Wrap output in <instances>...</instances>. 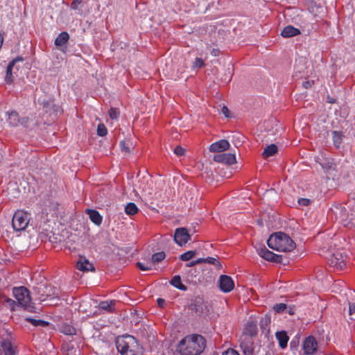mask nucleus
<instances>
[{
	"label": "nucleus",
	"instance_id": "nucleus-1",
	"mask_svg": "<svg viewBox=\"0 0 355 355\" xmlns=\"http://www.w3.org/2000/svg\"><path fill=\"white\" fill-rule=\"evenodd\" d=\"M332 214L345 227L355 228V198L345 204H337L331 209Z\"/></svg>",
	"mask_w": 355,
	"mask_h": 355
},
{
	"label": "nucleus",
	"instance_id": "nucleus-2",
	"mask_svg": "<svg viewBox=\"0 0 355 355\" xmlns=\"http://www.w3.org/2000/svg\"><path fill=\"white\" fill-rule=\"evenodd\" d=\"M267 243L270 248L280 252H291L295 248V242L283 232L272 234Z\"/></svg>",
	"mask_w": 355,
	"mask_h": 355
},
{
	"label": "nucleus",
	"instance_id": "nucleus-3",
	"mask_svg": "<svg viewBox=\"0 0 355 355\" xmlns=\"http://www.w3.org/2000/svg\"><path fill=\"white\" fill-rule=\"evenodd\" d=\"M116 345L121 355H141V347L132 336L127 335L117 338Z\"/></svg>",
	"mask_w": 355,
	"mask_h": 355
},
{
	"label": "nucleus",
	"instance_id": "nucleus-4",
	"mask_svg": "<svg viewBox=\"0 0 355 355\" xmlns=\"http://www.w3.org/2000/svg\"><path fill=\"white\" fill-rule=\"evenodd\" d=\"M198 337L199 335L196 334L185 336L178 345V352L182 355H198L200 354Z\"/></svg>",
	"mask_w": 355,
	"mask_h": 355
},
{
	"label": "nucleus",
	"instance_id": "nucleus-5",
	"mask_svg": "<svg viewBox=\"0 0 355 355\" xmlns=\"http://www.w3.org/2000/svg\"><path fill=\"white\" fill-rule=\"evenodd\" d=\"M30 220V214L24 210H17L15 212L12 220V225L15 231L21 232L24 230Z\"/></svg>",
	"mask_w": 355,
	"mask_h": 355
},
{
	"label": "nucleus",
	"instance_id": "nucleus-6",
	"mask_svg": "<svg viewBox=\"0 0 355 355\" xmlns=\"http://www.w3.org/2000/svg\"><path fill=\"white\" fill-rule=\"evenodd\" d=\"M12 293L21 306L24 307L30 306L31 297L28 289L24 286L15 287L12 290Z\"/></svg>",
	"mask_w": 355,
	"mask_h": 355
},
{
	"label": "nucleus",
	"instance_id": "nucleus-7",
	"mask_svg": "<svg viewBox=\"0 0 355 355\" xmlns=\"http://www.w3.org/2000/svg\"><path fill=\"white\" fill-rule=\"evenodd\" d=\"M40 295L39 299L43 302L47 300H52L59 297V290L51 285H44L38 288Z\"/></svg>",
	"mask_w": 355,
	"mask_h": 355
},
{
	"label": "nucleus",
	"instance_id": "nucleus-8",
	"mask_svg": "<svg viewBox=\"0 0 355 355\" xmlns=\"http://www.w3.org/2000/svg\"><path fill=\"white\" fill-rule=\"evenodd\" d=\"M347 256L338 250L331 255L329 259V264L331 267L337 270H343L346 266Z\"/></svg>",
	"mask_w": 355,
	"mask_h": 355
},
{
	"label": "nucleus",
	"instance_id": "nucleus-9",
	"mask_svg": "<svg viewBox=\"0 0 355 355\" xmlns=\"http://www.w3.org/2000/svg\"><path fill=\"white\" fill-rule=\"evenodd\" d=\"M240 347L244 355H255L252 338L248 335H242L240 338Z\"/></svg>",
	"mask_w": 355,
	"mask_h": 355
},
{
	"label": "nucleus",
	"instance_id": "nucleus-10",
	"mask_svg": "<svg viewBox=\"0 0 355 355\" xmlns=\"http://www.w3.org/2000/svg\"><path fill=\"white\" fill-rule=\"evenodd\" d=\"M257 251L260 257L267 261L275 263H279L282 261V256L274 254L268 250L265 246L257 248Z\"/></svg>",
	"mask_w": 355,
	"mask_h": 355
},
{
	"label": "nucleus",
	"instance_id": "nucleus-11",
	"mask_svg": "<svg viewBox=\"0 0 355 355\" xmlns=\"http://www.w3.org/2000/svg\"><path fill=\"white\" fill-rule=\"evenodd\" d=\"M190 236L187 229L184 227L177 228L174 234V241L180 246L185 245L189 240Z\"/></svg>",
	"mask_w": 355,
	"mask_h": 355
},
{
	"label": "nucleus",
	"instance_id": "nucleus-12",
	"mask_svg": "<svg viewBox=\"0 0 355 355\" xmlns=\"http://www.w3.org/2000/svg\"><path fill=\"white\" fill-rule=\"evenodd\" d=\"M16 346L13 345L8 339L2 340L0 343V355H16Z\"/></svg>",
	"mask_w": 355,
	"mask_h": 355
},
{
	"label": "nucleus",
	"instance_id": "nucleus-13",
	"mask_svg": "<svg viewBox=\"0 0 355 355\" xmlns=\"http://www.w3.org/2000/svg\"><path fill=\"white\" fill-rule=\"evenodd\" d=\"M317 347L318 343L315 338L312 336L307 337L303 343V349L306 355L313 354L315 352Z\"/></svg>",
	"mask_w": 355,
	"mask_h": 355
},
{
	"label": "nucleus",
	"instance_id": "nucleus-14",
	"mask_svg": "<svg viewBox=\"0 0 355 355\" xmlns=\"http://www.w3.org/2000/svg\"><path fill=\"white\" fill-rule=\"evenodd\" d=\"M214 160L218 163L232 165L236 162V156L233 153H220L214 155Z\"/></svg>",
	"mask_w": 355,
	"mask_h": 355
},
{
	"label": "nucleus",
	"instance_id": "nucleus-15",
	"mask_svg": "<svg viewBox=\"0 0 355 355\" xmlns=\"http://www.w3.org/2000/svg\"><path fill=\"white\" fill-rule=\"evenodd\" d=\"M219 287L225 293L230 292L234 287L232 279L227 275H221L219 279Z\"/></svg>",
	"mask_w": 355,
	"mask_h": 355
},
{
	"label": "nucleus",
	"instance_id": "nucleus-16",
	"mask_svg": "<svg viewBox=\"0 0 355 355\" xmlns=\"http://www.w3.org/2000/svg\"><path fill=\"white\" fill-rule=\"evenodd\" d=\"M23 61H24V58L22 57L17 56V58H15V59H13L12 61H10L9 62V64L7 67V69H6V75L5 77V81L6 83L10 84L12 83V81H13L12 73V69L17 62H23Z\"/></svg>",
	"mask_w": 355,
	"mask_h": 355
},
{
	"label": "nucleus",
	"instance_id": "nucleus-17",
	"mask_svg": "<svg viewBox=\"0 0 355 355\" xmlns=\"http://www.w3.org/2000/svg\"><path fill=\"white\" fill-rule=\"evenodd\" d=\"M78 270L83 272L94 271V267L85 257L80 256L76 263Z\"/></svg>",
	"mask_w": 355,
	"mask_h": 355
},
{
	"label": "nucleus",
	"instance_id": "nucleus-18",
	"mask_svg": "<svg viewBox=\"0 0 355 355\" xmlns=\"http://www.w3.org/2000/svg\"><path fill=\"white\" fill-rule=\"evenodd\" d=\"M230 147V144L227 140L221 139L217 142L212 144L209 150L211 152H223L226 150H228Z\"/></svg>",
	"mask_w": 355,
	"mask_h": 355
},
{
	"label": "nucleus",
	"instance_id": "nucleus-19",
	"mask_svg": "<svg viewBox=\"0 0 355 355\" xmlns=\"http://www.w3.org/2000/svg\"><path fill=\"white\" fill-rule=\"evenodd\" d=\"M205 264H209L212 266L215 269H220L222 268V265L218 260V257H201V270L204 271V266Z\"/></svg>",
	"mask_w": 355,
	"mask_h": 355
},
{
	"label": "nucleus",
	"instance_id": "nucleus-20",
	"mask_svg": "<svg viewBox=\"0 0 355 355\" xmlns=\"http://www.w3.org/2000/svg\"><path fill=\"white\" fill-rule=\"evenodd\" d=\"M86 213L89 215V219L95 225L99 226L103 221V217L99 212L95 209H87Z\"/></svg>",
	"mask_w": 355,
	"mask_h": 355
},
{
	"label": "nucleus",
	"instance_id": "nucleus-21",
	"mask_svg": "<svg viewBox=\"0 0 355 355\" xmlns=\"http://www.w3.org/2000/svg\"><path fill=\"white\" fill-rule=\"evenodd\" d=\"M300 34V31L292 26H286L282 31L281 35L284 37H291Z\"/></svg>",
	"mask_w": 355,
	"mask_h": 355
},
{
	"label": "nucleus",
	"instance_id": "nucleus-22",
	"mask_svg": "<svg viewBox=\"0 0 355 355\" xmlns=\"http://www.w3.org/2000/svg\"><path fill=\"white\" fill-rule=\"evenodd\" d=\"M257 333V324L253 321L248 322L244 329V332L243 335H248L252 338L253 336L256 335Z\"/></svg>",
	"mask_w": 355,
	"mask_h": 355
},
{
	"label": "nucleus",
	"instance_id": "nucleus-23",
	"mask_svg": "<svg viewBox=\"0 0 355 355\" xmlns=\"http://www.w3.org/2000/svg\"><path fill=\"white\" fill-rule=\"evenodd\" d=\"M278 151V148L275 144H270L269 146H267L265 148L263 152L262 153V157L264 159H267L270 156H273L275 155Z\"/></svg>",
	"mask_w": 355,
	"mask_h": 355
},
{
	"label": "nucleus",
	"instance_id": "nucleus-24",
	"mask_svg": "<svg viewBox=\"0 0 355 355\" xmlns=\"http://www.w3.org/2000/svg\"><path fill=\"white\" fill-rule=\"evenodd\" d=\"M277 339L281 348L286 347L288 341V336L285 331H277L276 333Z\"/></svg>",
	"mask_w": 355,
	"mask_h": 355
},
{
	"label": "nucleus",
	"instance_id": "nucleus-25",
	"mask_svg": "<svg viewBox=\"0 0 355 355\" xmlns=\"http://www.w3.org/2000/svg\"><path fill=\"white\" fill-rule=\"evenodd\" d=\"M69 39V35L67 32L60 33L55 40V44L60 46L66 44Z\"/></svg>",
	"mask_w": 355,
	"mask_h": 355
},
{
	"label": "nucleus",
	"instance_id": "nucleus-26",
	"mask_svg": "<svg viewBox=\"0 0 355 355\" xmlns=\"http://www.w3.org/2000/svg\"><path fill=\"white\" fill-rule=\"evenodd\" d=\"M8 122L10 125L12 126H17L19 124V117L17 112L13 111L8 113Z\"/></svg>",
	"mask_w": 355,
	"mask_h": 355
},
{
	"label": "nucleus",
	"instance_id": "nucleus-27",
	"mask_svg": "<svg viewBox=\"0 0 355 355\" xmlns=\"http://www.w3.org/2000/svg\"><path fill=\"white\" fill-rule=\"evenodd\" d=\"M171 284L181 291L187 290L186 286L182 283L180 276L179 275H175L172 278Z\"/></svg>",
	"mask_w": 355,
	"mask_h": 355
},
{
	"label": "nucleus",
	"instance_id": "nucleus-28",
	"mask_svg": "<svg viewBox=\"0 0 355 355\" xmlns=\"http://www.w3.org/2000/svg\"><path fill=\"white\" fill-rule=\"evenodd\" d=\"M139 211L137 206L134 202H129L125 207V212L128 215H135Z\"/></svg>",
	"mask_w": 355,
	"mask_h": 355
},
{
	"label": "nucleus",
	"instance_id": "nucleus-29",
	"mask_svg": "<svg viewBox=\"0 0 355 355\" xmlns=\"http://www.w3.org/2000/svg\"><path fill=\"white\" fill-rule=\"evenodd\" d=\"M332 135H333L334 144L338 148L340 147V146L342 143L343 135L342 132H338V131H334L332 132Z\"/></svg>",
	"mask_w": 355,
	"mask_h": 355
},
{
	"label": "nucleus",
	"instance_id": "nucleus-30",
	"mask_svg": "<svg viewBox=\"0 0 355 355\" xmlns=\"http://www.w3.org/2000/svg\"><path fill=\"white\" fill-rule=\"evenodd\" d=\"M26 320L35 327H46L49 325V322L43 320H36L32 318H27Z\"/></svg>",
	"mask_w": 355,
	"mask_h": 355
},
{
	"label": "nucleus",
	"instance_id": "nucleus-31",
	"mask_svg": "<svg viewBox=\"0 0 355 355\" xmlns=\"http://www.w3.org/2000/svg\"><path fill=\"white\" fill-rule=\"evenodd\" d=\"M199 300L196 297L193 300H191V303L189 305V310L191 311V313H197L199 307Z\"/></svg>",
	"mask_w": 355,
	"mask_h": 355
},
{
	"label": "nucleus",
	"instance_id": "nucleus-32",
	"mask_svg": "<svg viewBox=\"0 0 355 355\" xmlns=\"http://www.w3.org/2000/svg\"><path fill=\"white\" fill-rule=\"evenodd\" d=\"M62 332L66 335L72 336L76 335V329L69 324H65L62 327Z\"/></svg>",
	"mask_w": 355,
	"mask_h": 355
},
{
	"label": "nucleus",
	"instance_id": "nucleus-33",
	"mask_svg": "<svg viewBox=\"0 0 355 355\" xmlns=\"http://www.w3.org/2000/svg\"><path fill=\"white\" fill-rule=\"evenodd\" d=\"M196 254V252L195 250H189L180 256V259L184 261H187L191 259Z\"/></svg>",
	"mask_w": 355,
	"mask_h": 355
},
{
	"label": "nucleus",
	"instance_id": "nucleus-34",
	"mask_svg": "<svg viewBox=\"0 0 355 355\" xmlns=\"http://www.w3.org/2000/svg\"><path fill=\"white\" fill-rule=\"evenodd\" d=\"M212 312H213V308H212L211 304L208 302H206L205 303H204L203 308L201 307V314L203 313L206 315H209Z\"/></svg>",
	"mask_w": 355,
	"mask_h": 355
},
{
	"label": "nucleus",
	"instance_id": "nucleus-35",
	"mask_svg": "<svg viewBox=\"0 0 355 355\" xmlns=\"http://www.w3.org/2000/svg\"><path fill=\"white\" fill-rule=\"evenodd\" d=\"M166 257V254L164 252H159L155 253L152 255V261L153 263H159L162 261Z\"/></svg>",
	"mask_w": 355,
	"mask_h": 355
},
{
	"label": "nucleus",
	"instance_id": "nucleus-36",
	"mask_svg": "<svg viewBox=\"0 0 355 355\" xmlns=\"http://www.w3.org/2000/svg\"><path fill=\"white\" fill-rule=\"evenodd\" d=\"M107 134V130L103 123H99L97 127V135L100 137H104Z\"/></svg>",
	"mask_w": 355,
	"mask_h": 355
},
{
	"label": "nucleus",
	"instance_id": "nucleus-37",
	"mask_svg": "<svg viewBox=\"0 0 355 355\" xmlns=\"http://www.w3.org/2000/svg\"><path fill=\"white\" fill-rule=\"evenodd\" d=\"M270 323V318L268 315H265L261 318L260 321V326L261 329H266Z\"/></svg>",
	"mask_w": 355,
	"mask_h": 355
},
{
	"label": "nucleus",
	"instance_id": "nucleus-38",
	"mask_svg": "<svg viewBox=\"0 0 355 355\" xmlns=\"http://www.w3.org/2000/svg\"><path fill=\"white\" fill-rule=\"evenodd\" d=\"M120 114L119 109L111 107L109 110V116L111 119H117Z\"/></svg>",
	"mask_w": 355,
	"mask_h": 355
},
{
	"label": "nucleus",
	"instance_id": "nucleus-39",
	"mask_svg": "<svg viewBox=\"0 0 355 355\" xmlns=\"http://www.w3.org/2000/svg\"><path fill=\"white\" fill-rule=\"evenodd\" d=\"M112 305H113L112 301H110V302L104 301V302H101L99 304V307L103 310L110 311Z\"/></svg>",
	"mask_w": 355,
	"mask_h": 355
},
{
	"label": "nucleus",
	"instance_id": "nucleus-40",
	"mask_svg": "<svg viewBox=\"0 0 355 355\" xmlns=\"http://www.w3.org/2000/svg\"><path fill=\"white\" fill-rule=\"evenodd\" d=\"M349 315L351 320H355V303L349 302Z\"/></svg>",
	"mask_w": 355,
	"mask_h": 355
},
{
	"label": "nucleus",
	"instance_id": "nucleus-41",
	"mask_svg": "<svg viewBox=\"0 0 355 355\" xmlns=\"http://www.w3.org/2000/svg\"><path fill=\"white\" fill-rule=\"evenodd\" d=\"M286 307H287L286 304H285L284 303H280V304H275L273 306V309L277 313H282L286 309Z\"/></svg>",
	"mask_w": 355,
	"mask_h": 355
},
{
	"label": "nucleus",
	"instance_id": "nucleus-42",
	"mask_svg": "<svg viewBox=\"0 0 355 355\" xmlns=\"http://www.w3.org/2000/svg\"><path fill=\"white\" fill-rule=\"evenodd\" d=\"M120 148L123 153H130V148L127 144V143L125 141H121L119 144Z\"/></svg>",
	"mask_w": 355,
	"mask_h": 355
},
{
	"label": "nucleus",
	"instance_id": "nucleus-43",
	"mask_svg": "<svg viewBox=\"0 0 355 355\" xmlns=\"http://www.w3.org/2000/svg\"><path fill=\"white\" fill-rule=\"evenodd\" d=\"M173 152L177 156L180 157L184 154L185 149L184 148H182V146H178L174 148Z\"/></svg>",
	"mask_w": 355,
	"mask_h": 355
},
{
	"label": "nucleus",
	"instance_id": "nucleus-44",
	"mask_svg": "<svg viewBox=\"0 0 355 355\" xmlns=\"http://www.w3.org/2000/svg\"><path fill=\"white\" fill-rule=\"evenodd\" d=\"M137 266L138 268H139L142 271H148V270H150L151 269V267L147 266H146L145 264H144L143 263H141V262H137Z\"/></svg>",
	"mask_w": 355,
	"mask_h": 355
},
{
	"label": "nucleus",
	"instance_id": "nucleus-45",
	"mask_svg": "<svg viewBox=\"0 0 355 355\" xmlns=\"http://www.w3.org/2000/svg\"><path fill=\"white\" fill-rule=\"evenodd\" d=\"M139 188L144 193H147L149 191V188L147 187V184H145L142 181H139Z\"/></svg>",
	"mask_w": 355,
	"mask_h": 355
},
{
	"label": "nucleus",
	"instance_id": "nucleus-46",
	"mask_svg": "<svg viewBox=\"0 0 355 355\" xmlns=\"http://www.w3.org/2000/svg\"><path fill=\"white\" fill-rule=\"evenodd\" d=\"M205 173L207 174L206 181L211 180L214 175L213 170L211 168H206Z\"/></svg>",
	"mask_w": 355,
	"mask_h": 355
},
{
	"label": "nucleus",
	"instance_id": "nucleus-47",
	"mask_svg": "<svg viewBox=\"0 0 355 355\" xmlns=\"http://www.w3.org/2000/svg\"><path fill=\"white\" fill-rule=\"evenodd\" d=\"M81 0H74L71 3V8L73 10L78 9L79 6L81 4Z\"/></svg>",
	"mask_w": 355,
	"mask_h": 355
},
{
	"label": "nucleus",
	"instance_id": "nucleus-48",
	"mask_svg": "<svg viewBox=\"0 0 355 355\" xmlns=\"http://www.w3.org/2000/svg\"><path fill=\"white\" fill-rule=\"evenodd\" d=\"M298 203L301 206H307L310 204V200L307 198H300L298 200Z\"/></svg>",
	"mask_w": 355,
	"mask_h": 355
},
{
	"label": "nucleus",
	"instance_id": "nucleus-49",
	"mask_svg": "<svg viewBox=\"0 0 355 355\" xmlns=\"http://www.w3.org/2000/svg\"><path fill=\"white\" fill-rule=\"evenodd\" d=\"M223 355H240L236 350L234 349H228L223 353Z\"/></svg>",
	"mask_w": 355,
	"mask_h": 355
},
{
	"label": "nucleus",
	"instance_id": "nucleus-50",
	"mask_svg": "<svg viewBox=\"0 0 355 355\" xmlns=\"http://www.w3.org/2000/svg\"><path fill=\"white\" fill-rule=\"evenodd\" d=\"M5 302L8 303V304L11 307V309H14V305L15 304V302L8 297L5 298Z\"/></svg>",
	"mask_w": 355,
	"mask_h": 355
},
{
	"label": "nucleus",
	"instance_id": "nucleus-51",
	"mask_svg": "<svg viewBox=\"0 0 355 355\" xmlns=\"http://www.w3.org/2000/svg\"><path fill=\"white\" fill-rule=\"evenodd\" d=\"M28 122V118L27 117H22L19 119V124L24 125V127H27Z\"/></svg>",
	"mask_w": 355,
	"mask_h": 355
},
{
	"label": "nucleus",
	"instance_id": "nucleus-52",
	"mask_svg": "<svg viewBox=\"0 0 355 355\" xmlns=\"http://www.w3.org/2000/svg\"><path fill=\"white\" fill-rule=\"evenodd\" d=\"M198 263H200V259H196V260H195L193 261H191V262L187 263L186 266L187 267H192V266H195V265H196Z\"/></svg>",
	"mask_w": 355,
	"mask_h": 355
},
{
	"label": "nucleus",
	"instance_id": "nucleus-53",
	"mask_svg": "<svg viewBox=\"0 0 355 355\" xmlns=\"http://www.w3.org/2000/svg\"><path fill=\"white\" fill-rule=\"evenodd\" d=\"M221 112L226 117L229 116V110L226 106L222 107Z\"/></svg>",
	"mask_w": 355,
	"mask_h": 355
},
{
	"label": "nucleus",
	"instance_id": "nucleus-54",
	"mask_svg": "<svg viewBox=\"0 0 355 355\" xmlns=\"http://www.w3.org/2000/svg\"><path fill=\"white\" fill-rule=\"evenodd\" d=\"M157 302L159 307H162L165 304V300L162 298H158Z\"/></svg>",
	"mask_w": 355,
	"mask_h": 355
},
{
	"label": "nucleus",
	"instance_id": "nucleus-55",
	"mask_svg": "<svg viewBox=\"0 0 355 355\" xmlns=\"http://www.w3.org/2000/svg\"><path fill=\"white\" fill-rule=\"evenodd\" d=\"M313 84V81H305L303 83V86L305 87V88H310L311 87Z\"/></svg>",
	"mask_w": 355,
	"mask_h": 355
},
{
	"label": "nucleus",
	"instance_id": "nucleus-56",
	"mask_svg": "<svg viewBox=\"0 0 355 355\" xmlns=\"http://www.w3.org/2000/svg\"><path fill=\"white\" fill-rule=\"evenodd\" d=\"M218 53H219V51L218 49H212V51H211V54L213 55L214 56H217L218 55Z\"/></svg>",
	"mask_w": 355,
	"mask_h": 355
},
{
	"label": "nucleus",
	"instance_id": "nucleus-57",
	"mask_svg": "<svg viewBox=\"0 0 355 355\" xmlns=\"http://www.w3.org/2000/svg\"><path fill=\"white\" fill-rule=\"evenodd\" d=\"M200 339H201V348L203 347V349H205V339L201 336L200 337Z\"/></svg>",
	"mask_w": 355,
	"mask_h": 355
},
{
	"label": "nucleus",
	"instance_id": "nucleus-58",
	"mask_svg": "<svg viewBox=\"0 0 355 355\" xmlns=\"http://www.w3.org/2000/svg\"><path fill=\"white\" fill-rule=\"evenodd\" d=\"M194 65L195 67L200 66V58H196Z\"/></svg>",
	"mask_w": 355,
	"mask_h": 355
},
{
	"label": "nucleus",
	"instance_id": "nucleus-59",
	"mask_svg": "<svg viewBox=\"0 0 355 355\" xmlns=\"http://www.w3.org/2000/svg\"><path fill=\"white\" fill-rule=\"evenodd\" d=\"M263 355H272V354L270 352H267V353H266V354H263Z\"/></svg>",
	"mask_w": 355,
	"mask_h": 355
},
{
	"label": "nucleus",
	"instance_id": "nucleus-60",
	"mask_svg": "<svg viewBox=\"0 0 355 355\" xmlns=\"http://www.w3.org/2000/svg\"><path fill=\"white\" fill-rule=\"evenodd\" d=\"M200 64H201V67H203V65H204L203 61H202V60H201Z\"/></svg>",
	"mask_w": 355,
	"mask_h": 355
},
{
	"label": "nucleus",
	"instance_id": "nucleus-61",
	"mask_svg": "<svg viewBox=\"0 0 355 355\" xmlns=\"http://www.w3.org/2000/svg\"><path fill=\"white\" fill-rule=\"evenodd\" d=\"M330 103H334V101H332V99H330Z\"/></svg>",
	"mask_w": 355,
	"mask_h": 355
},
{
	"label": "nucleus",
	"instance_id": "nucleus-62",
	"mask_svg": "<svg viewBox=\"0 0 355 355\" xmlns=\"http://www.w3.org/2000/svg\"><path fill=\"white\" fill-rule=\"evenodd\" d=\"M330 103H334V101H332V99H330Z\"/></svg>",
	"mask_w": 355,
	"mask_h": 355
}]
</instances>
